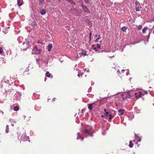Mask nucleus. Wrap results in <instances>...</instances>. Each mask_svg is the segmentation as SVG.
Wrapping results in <instances>:
<instances>
[{
    "instance_id": "f257e3e1",
    "label": "nucleus",
    "mask_w": 154,
    "mask_h": 154,
    "mask_svg": "<svg viewBox=\"0 0 154 154\" xmlns=\"http://www.w3.org/2000/svg\"><path fill=\"white\" fill-rule=\"evenodd\" d=\"M42 50L38 49L37 46L35 45V46L33 50H32V54H40L42 52Z\"/></svg>"
},
{
    "instance_id": "f03ea898",
    "label": "nucleus",
    "mask_w": 154,
    "mask_h": 154,
    "mask_svg": "<svg viewBox=\"0 0 154 154\" xmlns=\"http://www.w3.org/2000/svg\"><path fill=\"white\" fill-rule=\"evenodd\" d=\"M29 138L25 134H23L20 138L21 140L23 141H26Z\"/></svg>"
},
{
    "instance_id": "7ed1b4c3",
    "label": "nucleus",
    "mask_w": 154,
    "mask_h": 154,
    "mask_svg": "<svg viewBox=\"0 0 154 154\" xmlns=\"http://www.w3.org/2000/svg\"><path fill=\"white\" fill-rule=\"evenodd\" d=\"M81 7H82L84 11L86 12L89 13L90 12V11L88 9V8L86 7V6H85L83 5H82Z\"/></svg>"
},
{
    "instance_id": "20e7f679",
    "label": "nucleus",
    "mask_w": 154,
    "mask_h": 154,
    "mask_svg": "<svg viewBox=\"0 0 154 154\" xmlns=\"http://www.w3.org/2000/svg\"><path fill=\"white\" fill-rule=\"evenodd\" d=\"M135 97L137 99H138L140 97H141L142 95V93L140 92H139L138 93H135Z\"/></svg>"
},
{
    "instance_id": "39448f33",
    "label": "nucleus",
    "mask_w": 154,
    "mask_h": 154,
    "mask_svg": "<svg viewBox=\"0 0 154 154\" xmlns=\"http://www.w3.org/2000/svg\"><path fill=\"white\" fill-rule=\"evenodd\" d=\"M141 5H136L135 8L136 11H139L141 10Z\"/></svg>"
},
{
    "instance_id": "423d86ee",
    "label": "nucleus",
    "mask_w": 154,
    "mask_h": 154,
    "mask_svg": "<svg viewBox=\"0 0 154 154\" xmlns=\"http://www.w3.org/2000/svg\"><path fill=\"white\" fill-rule=\"evenodd\" d=\"M84 132V133L85 134H89V135L90 136H92V133L91 134V133H89V131L88 129H86L85 130Z\"/></svg>"
},
{
    "instance_id": "0eeeda50",
    "label": "nucleus",
    "mask_w": 154,
    "mask_h": 154,
    "mask_svg": "<svg viewBox=\"0 0 154 154\" xmlns=\"http://www.w3.org/2000/svg\"><path fill=\"white\" fill-rule=\"evenodd\" d=\"M48 50L50 52L51 51V48H52V45L51 44H49L48 46Z\"/></svg>"
},
{
    "instance_id": "6e6552de",
    "label": "nucleus",
    "mask_w": 154,
    "mask_h": 154,
    "mask_svg": "<svg viewBox=\"0 0 154 154\" xmlns=\"http://www.w3.org/2000/svg\"><path fill=\"white\" fill-rule=\"evenodd\" d=\"M46 11L44 9H42L40 11V13L42 15H45L46 13Z\"/></svg>"
},
{
    "instance_id": "1a4fd4ad",
    "label": "nucleus",
    "mask_w": 154,
    "mask_h": 154,
    "mask_svg": "<svg viewBox=\"0 0 154 154\" xmlns=\"http://www.w3.org/2000/svg\"><path fill=\"white\" fill-rule=\"evenodd\" d=\"M94 104V103L88 104V109L90 110H91L93 108V105Z\"/></svg>"
},
{
    "instance_id": "9d476101",
    "label": "nucleus",
    "mask_w": 154,
    "mask_h": 154,
    "mask_svg": "<svg viewBox=\"0 0 154 154\" xmlns=\"http://www.w3.org/2000/svg\"><path fill=\"white\" fill-rule=\"evenodd\" d=\"M125 97L126 98H130L131 96L129 93H127L125 95Z\"/></svg>"
},
{
    "instance_id": "9b49d317",
    "label": "nucleus",
    "mask_w": 154,
    "mask_h": 154,
    "mask_svg": "<svg viewBox=\"0 0 154 154\" xmlns=\"http://www.w3.org/2000/svg\"><path fill=\"white\" fill-rule=\"evenodd\" d=\"M4 53V49L2 47H0V54L3 55Z\"/></svg>"
},
{
    "instance_id": "f8f14e48",
    "label": "nucleus",
    "mask_w": 154,
    "mask_h": 154,
    "mask_svg": "<svg viewBox=\"0 0 154 154\" xmlns=\"http://www.w3.org/2000/svg\"><path fill=\"white\" fill-rule=\"evenodd\" d=\"M21 2V0H17V6L20 7L22 5V3Z\"/></svg>"
},
{
    "instance_id": "ddd939ff",
    "label": "nucleus",
    "mask_w": 154,
    "mask_h": 154,
    "mask_svg": "<svg viewBox=\"0 0 154 154\" xmlns=\"http://www.w3.org/2000/svg\"><path fill=\"white\" fill-rule=\"evenodd\" d=\"M51 73H50L48 71H47L46 72L45 75L46 77H50L51 76Z\"/></svg>"
},
{
    "instance_id": "4468645a",
    "label": "nucleus",
    "mask_w": 154,
    "mask_h": 154,
    "mask_svg": "<svg viewBox=\"0 0 154 154\" xmlns=\"http://www.w3.org/2000/svg\"><path fill=\"white\" fill-rule=\"evenodd\" d=\"M16 133H12L11 135L10 136L11 138L12 139H13V138H14L16 137Z\"/></svg>"
},
{
    "instance_id": "2eb2a0df",
    "label": "nucleus",
    "mask_w": 154,
    "mask_h": 154,
    "mask_svg": "<svg viewBox=\"0 0 154 154\" xmlns=\"http://www.w3.org/2000/svg\"><path fill=\"white\" fill-rule=\"evenodd\" d=\"M45 0H40L39 2V5H43L44 3H45Z\"/></svg>"
},
{
    "instance_id": "dca6fc26",
    "label": "nucleus",
    "mask_w": 154,
    "mask_h": 154,
    "mask_svg": "<svg viewBox=\"0 0 154 154\" xmlns=\"http://www.w3.org/2000/svg\"><path fill=\"white\" fill-rule=\"evenodd\" d=\"M127 27L124 26L121 29L123 31L125 32L127 30Z\"/></svg>"
},
{
    "instance_id": "f3484780",
    "label": "nucleus",
    "mask_w": 154,
    "mask_h": 154,
    "mask_svg": "<svg viewBox=\"0 0 154 154\" xmlns=\"http://www.w3.org/2000/svg\"><path fill=\"white\" fill-rule=\"evenodd\" d=\"M124 109H119L118 112H120L121 113V115H122L124 113Z\"/></svg>"
},
{
    "instance_id": "a211bd4d",
    "label": "nucleus",
    "mask_w": 154,
    "mask_h": 154,
    "mask_svg": "<svg viewBox=\"0 0 154 154\" xmlns=\"http://www.w3.org/2000/svg\"><path fill=\"white\" fill-rule=\"evenodd\" d=\"M37 42L38 43H40L41 44H44V43L43 42V41H42V40H38L37 41Z\"/></svg>"
},
{
    "instance_id": "6ab92c4d",
    "label": "nucleus",
    "mask_w": 154,
    "mask_h": 154,
    "mask_svg": "<svg viewBox=\"0 0 154 154\" xmlns=\"http://www.w3.org/2000/svg\"><path fill=\"white\" fill-rule=\"evenodd\" d=\"M148 27H145L143 29V32L145 33L146 32V31L148 29Z\"/></svg>"
},
{
    "instance_id": "aec40b11",
    "label": "nucleus",
    "mask_w": 154,
    "mask_h": 154,
    "mask_svg": "<svg viewBox=\"0 0 154 154\" xmlns=\"http://www.w3.org/2000/svg\"><path fill=\"white\" fill-rule=\"evenodd\" d=\"M19 108L18 106H15L14 108V109L15 111H17L18 110H19Z\"/></svg>"
},
{
    "instance_id": "412c9836",
    "label": "nucleus",
    "mask_w": 154,
    "mask_h": 154,
    "mask_svg": "<svg viewBox=\"0 0 154 154\" xmlns=\"http://www.w3.org/2000/svg\"><path fill=\"white\" fill-rule=\"evenodd\" d=\"M133 144L132 143V142L131 141H130L129 142V146L130 148H132L133 146Z\"/></svg>"
},
{
    "instance_id": "4be33fe9",
    "label": "nucleus",
    "mask_w": 154,
    "mask_h": 154,
    "mask_svg": "<svg viewBox=\"0 0 154 154\" xmlns=\"http://www.w3.org/2000/svg\"><path fill=\"white\" fill-rule=\"evenodd\" d=\"M86 52L85 51L83 50L81 54L82 55H84V56H85L86 55Z\"/></svg>"
},
{
    "instance_id": "5701e85b",
    "label": "nucleus",
    "mask_w": 154,
    "mask_h": 154,
    "mask_svg": "<svg viewBox=\"0 0 154 154\" xmlns=\"http://www.w3.org/2000/svg\"><path fill=\"white\" fill-rule=\"evenodd\" d=\"M100 35H98V37L94 41V42H97L98 41V40L100 38Z\"/></svg>"
},
{
    "instance_id": "b1692460",
    "label": "nucleus",
    "mask_w": 154,
    "mask_h": 154,
    "mask_svg": "<svg viewBox=\"0 0 154 154\" xmlns=\"http://www.w3.org/2000/svg\"><path fill=\"white\" fill-rule=\"evenodd\" d=\"M94 103H95V104H93V108H94L95 106L96 105H97V104L98 103L97 102H95L93 103L92 104H94Z\"/></svg>"
},
{
    "instance_id": "393cba45",
    "label": "nucleus",
    "mask_w": 154,
    "mask_h": 154,
    "mask_svg": "<svg viewBox=\"0 0 154 154\" xmlns=\"http://www.w3.org/2000/svg\"><path fill=\"white\" fill-rule=\"evenodd\" d=\"M142 26L141 25H139V26H138V28H137V29L138 30H140L142 29Z\"/></svg>"
},
{
    "instance_id": "a878e982",
    "label": "nucleus",
    "mask_w": 154,
    "mask_h": 154,
    "mask_svg": "<svg viewBox=\"0 0 154 154\" xmlns=\"http://www.w3.org/2000/svg\"><path fill=\"white\" fill-rule=\"evenodd\" d=\"M135 6L136 5H140V3L136 1L135 3Z\"/></svg>"
},
{
    "instance_id": "bb28decb",
    "label": "nucleus",
    "mask_w": 154,
    "mask_h": 154,
    "mask_svg": "<svg viewBox=\"0 0 154 154\" xmlns=\"http://www.w3.org/2000/svg\"><path fill=\"white\" fill-rule=\"evenodd\" d=\"M6 127H7L6 130V131L7 133H8L9 132V128L8 127V125H7Z\"/></svg>"
},
{
    "instance_id": "cd10ccee",
    "label": "nucleus",
    "mask_w": 154,
    "mask_h": 154,
    "mask_svg": "<svg viewBox=\"0 0 154 154\" xmlns=\"http://www.w3.org/2000/svg\"><path fill=\"white\" fill-rule=\"evenodd\" d=\"M109 119H111L112 118H113L114 117V116H112L111 114H110L109 115Z\"/></svg>"
},
{
    "instance_id": "c85d7f7f",
    "label": "nucleus",
    "mask_w": 154,
    "mask_h": 154,
    "mask_svg": "<svg viewBox=\"0 0 154 154\" xmlns=\"http://www.w3.org/2000/svg\"><path fill=\"white\" fill-rule=\"evenodd\" d=\"M97 48H100V46L99 44H97Z\"/></svg>"
},
{
    "instance_id": "c756f323",
    "label": "nucleus",
    "mask_w": 154,
    "mask_h": 154,
    "mask_svg": "<svg viewBox=\"0 0 154 154\" xmlns=\"http://www.w3.org/2000/svg\"><path fill=\"white\" fill-rule=\"evenodd\" d=\"M124 96V95L123 94H121V97H122V100H125V98H124L123 97Z\"/></svg>"
},
{
    "instance_id": "7c9ffc66",
    "label": "nucleus",
    "mask_w": 154,
    "mask_h": 154,
    "mask_svg": "<svg viewBox=\"0 0 154 154\" xmlns=\"http://www.w3.org/2000/svg\"><path fill=\"white\" fill-rule=\"evenodd\" d=\"M85 1V2L87 3H89V0H84Z\"/></svg>"
},
{
    "instance_id": "2f4dec72",
    "label": "nucleus",
    "mask_w": 154,
    "mask_h": 154,
    "mask_svg": "<svg viewBox=\"0 0 154 154\" xmlns=\"http://www.w3.org/2000/svg\"><path fill=\"white\" fill-rule=\"evenodd\" d=\"M91 35H92V33L91 32H90L89 33V37H90V38H91Z\"/></svg>"
},
{
    "instance_id": "473e14b6",
    "label": "nucleus",
    "mask_w": 154,
    "mask_h": 154,
    "mask_svg": "<svg viewBox=\"0 0 154 154\" xmlns=\"http://www.w3.org/2000/svg\"><path fill=\"white\" fill-rule=\"evenodd\" d=\"M0 113L2 114H4V112L2 110H0Z\"/></svg>"
},
{
    "instance_id": "72a5a7b5",
    "label": "nucleus",
    "mask_w": 154,
    "mask_h": 154,
    "mask_svg": "<svg viewBox=\"0 0 154 154\" xmlns=\"http://www.w3.org/2000/svg\"><path fill=\"white\" fill-rule=\"evenodd\" d=\"M137 138H138L139 139L138 141H140L141 139L139 137H138Z\"/></svg>"
},
{
    "instance_id": "f704fd0d",
    "label": "nucleus",
    "mask_w": 154,
    "mask_h": 154,
    "mask_svg": "<svg viewBox=\"0 0 154 154\" xmlns=\"http://www.w3.org/2000/svg\"><path fill=\"white\" fill-rule=\"evenodd\" d=\"M109 114V112H106V115H108Z\"/></svg>"
},
{
    "instance_id": "c9c22d12",
    "label": "nucleus",
    "mask_w": 154,
    "mask_h": 154,
    "mask_svg": "<svg viewBox=\"0 0 154 154\" xmlns=\"http://www.w3.org/2000/svg\"><path fill=\"white\" fill-rule=\"evenodd\" d=\"M150 34V32H149V35H148V38H149V37Z\"/></svg>"
},
{
    "instance_id": "e433bc0d",
    "label": "nucleus",
    "mask_w": 154,
    "mask_h": 154,
    "mask_svg": "<svg viewBox=\"0 0 154 154\" xmlns=\"http://www.w3.org/2000/svg\"><path fill=\"white\" fill-rule=\"evenodd\" d=\"M94 46H95V45H92V48H94L95 47H94Z\"/></svg>"
},
{
    "instance_id": "4c0bfd02",
    "label": "nucleus",
    "mask_w": 154,
    "mask_h": 154,
    "mask_svg": "<svg viewBox=\"0 0 154 154\" xmlns=\"http://www.w3.org/2000/svg\"><path fill=\"white\" fill-rule=\"evenodd\" d=\"M96 47H94V48H93V49L94 50H96Z\"/></svg>"
},
{
    "instance_id": "58836bf2",
    "label": "nucleus",
    "mask_w": 154,
    "mask_h": 154,
    "mask_svg": "<svg viewBox=\"0 0 154 154\" xmlns=\"http://www.w3.org/2000/svg\"><path fill=\"white\" fill-rule=\"evenodd\" d=\"M81 111H82V113H83V112H84V109H82Z\"/></svg>"
},
{
    "instance_id": "ea45409f",
    "label": "nucleus",
    "mask_w": 154,
    "mask_h": 154,
    "mask_svg": "<svg viewBox=\"0 0 154 154\" xmlns=\"http://www.w3.org/2000/svg\"><path fill=\"white\" fill-rule=\"evenodd\" d=\"M98 36L96 34L95 35V36H94V37H96L97 36Z\"/></svg>"
},
{
    "instance_id": "a19ab883",
    "label": "nucleus",
    "mask_w": 154,
    "mask_h": 154,
    "mask_svg": "<svg viewBox=\"0 0 154 154\" xmlns=\"http://www.w3.org/2000/svg\"><path fill=\"white\" fill-rule=\"evenodd\" d=\"M125 71V70H124V69H123L122 70V72H124Z\"/></svg>"
},
{
    "instance_id": "79ce46f5",
    "label": "nucleus",
    "mask_w": 154,
    "mask_h": 154,
    "mask_svg": "<svg viewBox=\"0 0 154 154\" xmlns=\"http://www.w3.org/2000/svg\"><path fill=\"white\" fill-rule=\"evenodd\" d=\"M83 139H84V137H82V138H81V140H83Z\"/></svg>"
},
{
    "instance_id": "37998d69",
    "label": "nucleus",
    "mask_w": 154,
    "mask_h": 154,
    "mask_svg": "<svg viewBox=\"0 0 154 154\" xmlns=\"http://www.w3.org/2000/svg\"><path fill=\"white\" fill-rule=\"evenodd\" d=\"M90 38V41H91V38H90H90Z\"/></svg>"
},
{
    "instance_id": "c03bdc74",
    "label": "nucleus",
    "mask_w": 154,
    "mask_h": 154,
    "mask_svg": "<svg viewBox=\"0 0 154 154\" xmlns=\"http://www.w3.org/2000/svg\"><path fill=\"white\" fill-rule=\"evenodd\" d=\"M104 112H106V109H104Z\"/></svg>"
},
{
    "instance_id": "a18cd8bd",
    "label": "nucleus",
    "mask_w": 154,
    "mask_h": 154,
    "mask_svg": "<svg viewBox=\"0 0 154 154\" xmlns=\"http://www.w3.org/2000/svg\"><path fill=\"white\" fill-rule=\"evenodd\" d=\"M98 51V50H97V49H96V50H95V51L97 52Z\"/></svg>"
},
{
    "instance_id": "49530a36",
    "label": "nucleus",
    "mask_w": 154,
    "mask_h": 154,
    "mask_svg": "<svg viewBox=\"0 0 154 154\" xmlns=\"http://www.w3.org/2000/svg\"><path fill=\"white\" fill-rule=\"evenodd\" d=\"M79 75H79V74H78V76H79Z\"/></svg>"
},
{
    "instance_id": "de8ad7c7",
    "label": "nucleus",
    "mask_w": 154,
    "mask_h": 154,
    "mask_svg": "<svg viewBox=\"0 0 154 154\" xmlns=\"http://www.w3.org/2000/svg\"><path fill=\"white\" fill-rule=\"evenodd\" d=\"M60 0H58L59 2H60Z\"/></svg>"
},
{
    "instance_id": "09e8293b",
    "label": "nucleus",
    "mask_w": 154,
    "mask_h": 154,
    "mask_svg": "<svg viewBox=\"0 0 154 154\" xmlns=\"http://www.w3.org/2000/svg\"><path fill=\"white\" fill-rule=\"evenodd\" d=\"M153 33L154 34V30L153 31Z\"/></svg>"
},
{
    "instance_id": "8fccbe9b",
    "label": "nucleus",
    "mask_w": 154,
    "mask_h": 154,
    "mask_svg": "<svg viewBox=\"0 0 154 154\" xmlns=\"http://www.w3.org/2000/svg\"><path fill=\"white\" fill-rule=\"evenodd\" d=\"M102 5H103V3H102Z\"/></svg>"
}]
</instances>
